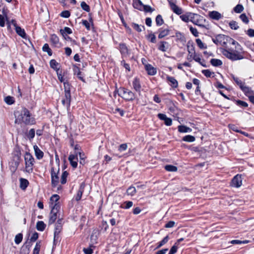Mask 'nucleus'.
I'll use <instances>...</instances> for the list:
<instances>
[{"mask_svg":"<svg viewBox=\"0 0 254 254\" xmlns=\"http://www.w3.org/2000/svg\"><path fill=\"white\" fill-rule=\"evenodd\" d=\"M204 19L203 17L197 14H191V22L199 27H203V22Z\"/></svg>","mask_w":254,"mask_h":254,"instance_id":"0eeeda50","label":"nucleus"},{"mask_svg":"<svg viewBox=\"0 0 254 254\" xmlns=\"http://www.w3.org/2000/svg\"><path fill=\"white\" fill-rule=\"evenodd\" d=\"M168 43L165 41H161L158 47V49L162 52H166L168 49Z\"/></svg>","mask_w":254,"mask_h":254,"instance_id":"cd10ccee","label":"nucleus"},{"mask_svg":"<svg viewBox=\"0 0 254 254\" xmlns=\"http://www.w3.org/2000/svg\"><path fill=\"white\" fill-rule=\"evenodd\" d=\"M233 78L235 82L237 84V85L239 86L240 88L245 84L244 82H243L240 79H239V78L237 77L233 76Z\"/></svg>","mask_w":254,"mask_h":254,"instance_id":"603ef678","label":"nucleus"},{"mask_svg":"<svg viewBox=\"0 0 254 254\" xmlns=\"http://www.w3.org/2000/svg\"><path fill=\"white\" fill-rule=\"evenodd\" d=\"M30 245L24 244L21 248V254H28L30 251Z\"/></svg>","mask_w":254,"mask_h":254,"instance_id":"4c0bfd02","label":"nucleus"},{"mask_svg":"<svg viewBox=\"0 0 254 254\" xmlns=\"http://www.w3.org/2000/svg\"><path fill=\"white\" fill-rule=\"evenodd\" d=\"M200 81L198 79L196 78H194L193 79V83L196 85V88L195 90V93L198 95L200 93V90L199 89V84Z\"/></svg>","mask_w":254,"mask_h":254,"instance_id":"49530a36","label":"nucleus"},{"mask_svg":"<svg viewBox=\"0 0 254 254\" xmlns=\"http://www.w3.org/2000/svg\"><path fill=\"white\" fill-rule=\"evenodd\" d=\"M209 17L214 20H218L220 19L222 16L220 13L217 11H209L208 13Z\"/></svg>","mask_w":254,"mask_h":254,"instance_id":"dca6fc26","label":"nucleus"},{"mask_svg":"<svg viewBox=\"0 0 254 254\" xmlns=\"http://www.w3.org/2000/svg\"><path fill=\"white\" fill-rule=\"evenodd\" d=\"M225 36L223 34H218L212 38V41L216 45H221L226 43Z\"/></svg>","mask_w":254,"mask_h":254,"instance_id":"9d476101","label":"nucleus"},{"mask_svg":"<svg viewBox=\"0 0 254 254\" xmlns=\"http://www.w3.org/2000/svg\"><path fill=\"white\" fill-rule=\"evenodd\" d=\"M142 8H143V10L147 12H152L154 10L150 6L148 5H144Z\"/></svg>","mask_w":254,"mask_h":254,"instance_id":"338daca9","label":"nucleus"},{"mask_svg":"<svg viewBox=\"0 0 254 254\" xmlns=\"http://www.w3.org/2000/svg\"><path fill=\"white\" fill-rule=\"evenodd\" d=\"M211 64L214 66H219L222 65V62L219 59H212L210 60Z\"/></svg>","mask_w":254,"mask_h":254,"instance_id":"7c9ffc66","label":"nucleus"},{"mask_svg":"<svg viewBox=\"0 0 254 254\" xmlns=\"http://www.w3.org/2000/svg\"><path fill=\"white\" fill-rule=\"evenodd\" d=\"M42 49L44 52H47L49 56L52 55V51L51 49L50 48L48 44H45L42 48Z\"/></svg>","mask_w":254,"mask_h":254,"instance_id":"37998d69","label":"nucleus"},{"mask_svg":"<svg viewBox=\"0 0 254 254\" xmlns=\"http://www.w3.org/2000/svg\"><path fill=\"white\" fill-rule=\"evenodd\" d=\"M35 129L34 128H31L30 129L29 132L26 134V136L29 140H32L35 137Z\"/></svg>","mask_w":254,"mask_h":254,"instance_id":"ea45409f","label":"nucleus"},{"mask_svg":"<svg viewBox=\"0 0 254 254\" xmlns=\"http://www.w3.org/2000/svg\"><path fill=\"white\" fill-rule=\"evenodd\" d=\"M178 130L180 132H187L189 130V128L184 126H179L178 127Z\"/></svg>","mask_w":254,"mask_h":254,"instance_id":"e2e57ef3","label":"nucleus"},{"mask_svg":"<svg viewBox=\"0 0 254 254\" xmlns=\"http://www.w3.org/2000/svg\"><path fill=\"white\" fill-rule=\"evenodd\" d=\"M196 43L197 46L201 49H205L207 48V46L203 43L200 39H196Z\"/></svg>","mask_w":254,"mask_h":254,"instance_id":"a18cd8bd","label":"nucleus"},{"mask_svg":"<svg viewBox=\"0 0 254 254\" xmlns=\"http://www.w3.org/2000/svg\"><path fill=\"white\" fill-rule=\"evenodd\" d=\"M122 92L121 97L127 101H133L135 98V94L130 90L123 88L121 89Z\"/></svg>","mask_w":254,"mask_h":254,"instance_id":"39448f33","label":"nucleus"},{"mask_svg":"<svg viewBox=\"0 0 254 254\" xmlns=\"http://www.w3.org/2000/svg\"><path fill=\"white\" fill-rule=\"evenodd\" d=\"M202 73L207 77H213L214 75V72L211 71L209 69L203 70Z\"/></svg>","mask_w":254,"mask_h":254,"instance_id":"de8ad7c7","label":"nucleus"},{"mask_svg":"<svg viewBox=\"0 0 254 254\" xmlns=\"http://www.w3.org/2000/svg\"><path fill=\"white\" fill-rule=\"evenodd\" d=\"M244 10V7L241 4L237 5L234 8V10L235 12L240 13L242 12Z\"/></svg>","mask_w":254,"mask_h":254,"instance_id":"5fc2aeb1","label":"nucleus"},{"mask_svg":"<svg viewBox=\"0 0 254 254\" xmlns=\"http://www.w3.org/2000/svg\"><path fill=\"white\" fill-rule=\"evenodd\" d=\"M6 15L4 16L0 14V27H4L5 25V21H6Z\"/></svg>","mask_w":254,"mask_h":254,"instance_id":"680f3d73","label":"nucleus"},{"mask_svg":"<svg viewBox=\"0 0 254 254\" xmlns=\"http://www.w3.org/2000/svg\"><path fill=\"white\" fill-rule=\"evenodd\" d=\"M167 80L169 82V85L172 88H177L178 87V81L174 77L167 76Z\"/></svg>","mask_w":254,"mask_h":254,"instance_id":"4be33fe9","label":"nucleus"},{"mask_svg":"<svg viewBox=\"0 0 254 254\" xmlns=\"http://www.w3.org/2000/svg\"><path fill=\"white\" fill-rule=\"evenodd\" d=\"M158 38L162 39L169 35V30L168 29L160 28L159 29Z\"/></svg>","mask_w":254,"mask_h":254,"instance_id":"393cba45","label":"nucleus"},{"mask_svg":"<svg viewBox=\"0 0 254 254\" xmlns=\"http://www.w3.org/2000/svg\"><path fill=\"white\" fill-rule=\"evenodd\" d=\"M136 192V189L134 187L130 186L127 190V194L128 195L133 196Z\"/></svg>","mask_w":254,"mask_h":254,"instance_id":"c9c22d12","label":"nucleus"},{"mask_svg":"<svg viewBox=\"0 0 254 254\" xmlns=\"http://www.w3.org/2000/svg\"><path fill=\"white\" fill-rule=\"evenodd\" d=\"M240 18L241 20L246 24H248L249 23V19L246 14L243 13L240 16Z\"/></svg>","mask_w":254,"mask_h":254,"instance_id":"bf43d9fd","label":"nucleus"},{"mask_svg":"<svg viewBox=\"0 0 254 254\" xmlns=\"http://www.w3.org/2000/svg\"><path fill=\"white\" fill-rule=\"evenodd\" d=\"M70 12L68 10H64L60 14V15L64 18H68L70 16Z\"/></svg>","mask_w":254,"mask_h":254,"instance_id":"0e129e2a","label":"nucleus"},{"mask_svg":"<svg viewBox=\"0 0 254 254\" xmlns=\"http://www.w3.org/2000/svg\"><path fill=\"white\" fill-rule=\"evenodd\" d=\"M155 22L156 25L158 26L162 25L164 23L163 19L161 15L159 14L157 15L155 19Z\"/></svg>","mask_w":254,"mask_h":254,"instance_id":"a19ab883","label":"nucleus"},{"mask_svg":"<svg viewBox=\"0 0 254 254\" xmlns=\"http://www.w3.org/2000/svg\"><path fill=\"white\" fill-rule=\"evenodd\" d=\"M119 50L123 58L126 57L129 54V50L125 43H122L119 44Z\"/></svg>","mask_w":254,"mask_h":254,"instance_id":"9b49d317","label":"nucleus"},{"mask_svg":"<svg viewBox=\"0 0 254 254\" xmlns=\"http://www.w3.org/2000/svg\"><path fill=\"white\" fill-rule=\"evenodd\" d=\"M85 185L84 184H81L79 189L76 195L75 196V199L76 201H79L81 198L83 192L84 191Z\"/></svg>","mask_w":254,"mask_h":254,"instance_id":"5701e85b","label":"nucleus"},{"mask_svg":"<svg viewBox=\"0 0 254 254\" xmlns=\"http://www.w3.org/2000/svg\"><path fill=\"white\" fill-rule=\"evenodd\" d=\"M64 98L62 99V102L63 105L65 106L67 108H69L71 102L70 95V85L68 82L64 83Z\"/></svg>","mask_w":254,"mask_h":254,"instance_id":"7ed1b4c3","label":"nucleus"},{"mask_svg":"<svg viewBox=\"0 0 254 254\" xmlns=\"http://www.w3.org/2000/svg\"><path fill=\"white\" fill-rule=\"evenodd\" d=\"M74 75L77 76V78L83 82H85L84 78V75L80 71V69L78 67L74 65L73 68Z\"/></svg>","mask_w":254,"mask_h":254,"instance_id":"4468645a","label":"nucleus"},{"mask_svg":"<svg viewBox=\"0 0 254 254\" xmlns=\"http://www.w3.org/2000/svg\"><path fill=\"white\" fill-rule=\"evenodd\" d=\"M29 182L26 179L23 178L20 179V187L21 189L25 190Z\"/></svg>","mask_w":254,"mask_h":254,"instance_id":"c85d7f7f","label":"nucleus"},{"mask_svg":"<svg viewBox=\"0 0 254 254\" xmlns=\"http://www.w3.org/2000/svg\"><path fill=\"white\" fill-rule=\"evenodd\" d=\"M249 243V241L248 240H244V241H240L239 240H232L230 242V243L233 245H236V244H248Z\"/></svg>","mask_w":254,"mask_h":254,"instance_id":"8fccbe9b","label":"nucleus"},{"mask_svg":"<svg viewBox=\"0 0 254 254\" xmlns=\"http://www.w3.org/2000/svg\"><path fill=\"white\" fill-rule=\"evenodd\" d=\"M165 169L168 172H177L178 168L176 166L172 165H167L164 167Z\"/></svg>","mask_w":254,"mask_h":254,"instance_id":"e433bc0d","label":"nucleus"},{"mask_svg":"<svg viewBox=\"0 0 254 254\" xmlns=\"http://www.w3.org/2000/svg\"><path fill=\"white\" fill-rule=\"evenodd\" d=\"M147 38L151 43H156V36L154 34L151 33V34H149L147 36Z\"/></svg>","mask_w":254,"mask_h":254,"instance_id":"13d9d810","label":"nucleus"},{"mask_svg":"<svg viewBox=\"0 0 254 254\" xmlns=\"http://www.w3.org/2000/svg\"><path fill=\"white\" fill-rule=\"evenodd\" d=\"M60 199V196L58 194H53L50 198V203L51 207L52 208L53 206H55V205L57 204L58 205H60L59 204V200Z\"/></svg>","mask_w":254,"mask_h":254,"instance_id":"412c9836","label":"nucleus"},{"mask_svg":"<svg viewBox=\"0 0 254 254\" xmlns=\"http://www.w3.org/2000/svg\"><path fill=\"white\" fill-rule=\"evenodd\" d=\"M15 123L24 124L26 126L33 125L36 124L35 119L30 111L26 108L23 107L21 110L14 112Z\"/></svg>","mask_w":254,"mask_h":254,"instance_id":"f257e3e1","label":"nucleus"},{"mask_svg":"<svg viewBox=\"0 0 254 254\" xmlns=\"http://www.w3.org/2000/svg\"><path fill=\"white\" fill-rule=\"evenodd\" d=\"M242 185V179L241 175H236L232 180L231 186L235 188H239Z\"/></svg>","mask_w":254,"mask_h":254,"instance_id":"6e6552de","label":"nucleus"},{"mask_svg":"<svg viewBox=\"0 0 254 254\" xmlns=\"http://www.w3.org/2000/svg\"><path fill=\"white\" fill-rule=\"evenodd\" d=\"M241 89L248 96H250V95L252 93V91L251 88L246 86L245 84L243 86Z\"/></svg>","mask_w":254,"mask_h":254,"instance_id":"473e14b6","label":"nucleus"},{"mask_svg":"<svg viewBox=\"0 0 254 254\" xmlns=\"http://www.w3.org/2000/svg\"><path fill=\"white\" fill-rule=\"evenodd\" d=\"M169 240V237L168 236H166L161 241H160L158 243V245L157 247V248H159L164 245H165L166 243L168 242Z\"/></svg>","mask_w":254,"mask_h":254,"instance_id":"4d7b16f0","label":"nucleus"},{"mask_svg":"<svg viewBox=\"0 0 254 254\" xmlns=\"http://www.w3.org/2000/svg\"><path fill=\"white\" fill-rule=\"evenodd\" d=\"M235 49V50L231 49H223L222 50V54L232 61H238L247 58L246 56V52L243 50L242 46L238 43H237Z\"/></svg>","mask_w":254,"mask_h":254,"instance_id":"f03ea898","label":"nucleus"},{"mask_svg":"<svg viewBox=\"0 0 254 254\" xmlns=\"http://www.w3.org/2000/svg\"><path fill=\"white\" fill-rule=\"evenodd\" d=\"M22 238H23L22 234L21 233L18 234L15 237V239H14L15 243L16 244H20L22 240Z\"/></svg>","mask_w":254,"mask_h":254,"instance_id":"864d4df0","label":"nucleus"},{"mask_svg":"<svg viewBox=\"0 0 254 254\" xmlns=\"http://www.w3.org/2000/svg\"><path fill=\"white\" fill-rule=\"evenodd\" d=\"M171 9L173 11L178 15H180L182 13V9L178 6L176 4L172 2H169Z\"/></svg>","mask_w":254,"mask_h":254,"instance_id":"6ab92c4d","label":"nucleus"},{"mask_svg":"<svg viewBox=\"0 0 254 254\" xmlns=\"http://www.w3.org/2000/svg\"><path fill=\"white\" fill-rule=\"evenodd\" d=\"M33 148L35 152V155L37 159L38 160L41 159L44 156L43 152L41 151L36 145H34Z\"/></svg>","mask_w":254,"mask_h":254,"instance_id":"aec40b11","label":"nucleus"},{"mask_svg":"<svg viewBox=\"0 0 254 254\" xmlns=\"http://www.w3.org/2000/svg\"><path fill=\"white\" fill-rule=\"evenodd\" d=\"M189 17H190V16L188 14H183V15L180 16V18H181V19L183 21L186 22H189Z\"/></svg>","mask_w":254,"mask_h":254,"instance_id":"69168bd1","label":"nucleus"},{"mask_svg":"<svg viewBox=\"0 0 254 254\" xmlns=\"http://www.w3.org/2000/svg\"><path fill=\"white\" fill-rule=\"evenodd\" d=\"M60 209V205L56 204L55 206H52L49 220V224H53L55 222L57 219V214L59 212Z\"/></svg>","mask_w":254,"mask_h":254,"instance_id":"423d86ee","label":"nucleus"},{"mask_svg":"<svg viewBox=\"0 0 254 254\" xmlns=\"http://www.w3.org/2000/svg\"><path fill=\"white\" fill-rule=\"evenodd\" d=\"M4 101L8 105H12L14 103V99L13 97L8 96L4 98Z\"/></svg>","mask_w":254,"mask_h":254,"instance_id":"3c124183","label":"nucleus"},{"mask_svg":"<svg viewBox=\"0 0 254 254\" xmlns=\"http://www.w3.org/2000/svg\"><path fill=\"white\" fill-rule=\"evenodd\" d=\"M145 69L149 75H154L156 73V68L153 67L151 64H146L145 65Z\"/></svg>","mask_w":254,"mask_h":254,"instance_id":"b1692460","label":"nucleus"},{"mask_svg":"<svg viewBox=\"0 0 254 254\" xmlns=\"http://www.w3.org/2000/svg\"><path fill=\"white\" fill-rule=\"evenodd\" d=\"M133 205V202L131 201H126L122 204L120 207L123 209H129Z\"/></svg>","mask_w":254,"mask_h":254,"instance_id":"72a5a7b5","label":"nucleus"},{"mask_svg":"<svg viewBox=\"0 0 254 254\" xmlns=\"http://www.w3.org/2000/svg\"><path fill=\"white\" fill-rule=\"evenodd\" d=\"M133 89L137 93H140L141 89V85L139 79L135 77L133 78L132 82Z\"/></svg>","mask_w":254,"mask_h":254,"instance_id":"f8f14e48","label":"nucleus"},{"mask_svg":"<svg viewBox=\"0 0 254 254\" xmlns=\"http://www.w3.org/2000/svg\"><path fill=\"white\" fill-rule=\"evenodd\" d=\"M68 173L66 171H64L61 176V183L62 184H64L66 182V178L68 176Z\"/></svg>","mask_w":254,"mask_h":254,"instance_id":"09e8293b","label":"nucleus"},{"mask_svg":"<svg viewBox=\"0 0 254 254\" xmlns=\"http://www.w3.org/2000/svg\"><path fill=\"white\" fill-rule=\"evenodd\" d=\"M51 180L52 186L53 187H57L59 183V178L57 174L54 170L51 171Z\"/></svg>","mask_w":254,"mask_h":254,"instance_id":"2eb2a0df","label":"nucleus"},{"mask_svg":"<svg viewBox=\"0 0 254 254\" xmlns=\"http://www.w3.org/2000/svg\"><path fill=\"white\" fill-rule=\"evenodd\" d=\"M131 26L132 27V28L134 29H135L136 31H137L138 32H141L142 30V29H144V26L139 25L138 24L134 23H132Z\"/></svg>","mask_w":254,"mask_h":254,"instance_id":"79ce46f5","label":"nucleus"},{"mask_svg":"<svg viewBox=\"0 0 254 254\" xmlns=\"http://www.w3.org/2000/svg\"><path fill=\"white\" fill-rule=\"evenodd\" d=\"M60 33L63 35V37H65L66 34H70L72 33L71 29L67 27H65L64 29L60 30Z\"/></svg>","mask_w":254,"mask_h":254,"instance_id":"f704fd0d","label":"nucleus"},{"mask_svg":"<svg viewBox=\"0 0 254 254\" xmlns=\"http://www.w3.org/2000/svg\"><path fill=\"white\" fill-rule=\"evenodd\" d=\"M50 41L55 47L58 48L61 47L59 38L56 34H52L51 35Z\"/></svg>","mask_w":254,"mask_h":254,"instance_id":"a211bd4d","label":"nucleus"},{"mask_svg":"<svg viewBox=\"0 0 254 254\" xmlns=\"http://www.w3.org/2000/svg\"><path fill=\"white\" fill-rule=\"evenodd\" d=\"M127 148V145L126 143L122 144L119 146V150L121 152L125 151Z\"/></svg>","mask_w":254,"mask_h":254,"instance_id":"774afa93","label":"nucleus"},{"mask_svg":"<svg viewBox=\"0 0 254 254\" xmlns=\"http://www.w3.org/2000/svg\"><path fill=\"white\" fill-rule=\"evenodd\" d=\"M16 33L23 38H25L26 34L24 29H22L20 27L17 26L15 28Z\"/></svg>","mask_w":254,"mask_h":254,"instance_id":"a878e982","label":"nucleus"},{"mask_svg":"<svg viewBox=\"0 0 254 254\" xmlns=\"http://www.w3.org/2000/svg\"><path fill=\"white\" fill-rule=\"evenodd\" d=\"M25 164V170L28 173H31L33 170L34 159L32 155L28 152L25 153L24 156Z\"/></svg>","mask_w":254,"mask_h":254,"instance_id":"20e7f679","label":"nucleus"},{"mask_svg":"<svg viewBox=\"0 0 254 254\" xmlns=\"http://www.w3.org/2000/svg\"><path fill=\"white\" fill-rule=\"evenodd\" d=\"M68 160L73 168H76L77 167L78 160L77 155H69L68 157Z\"/></svg>","mask_w":254,"mask_h":254,"instance_id":"f3484780","label":"nucleus"},{"mask_svg":"<svg viewBox=\"0 0 254 254\" xmlns=\"http://www.w3.org/2000/svg\"><path fill=\"white\" fill-rule=\"evenodd\" d=\"M158 117L160 120L164 121L165 124L167 126H170L172 124L171 119L168 118L165 114L161 113L158 114Z\"/></svg>","mask_w":254,"mask_h":254,"instance_id":"ddd939ff","label":"nucleus"},{"mask_svg":"<svg viewBox=\"0 0 254 254\" xmlns=\"http://www.w3.org/2000/svg\"><path fill=\"white\" fill-rule=\"evenodd\" d=\"M46 227V224L43 221H39L36 224V229L40 231H43Z\"/></svg>","mask_w":254,"mask_h":254,"instance_id":"c756f323","label":"nucleus"},{"mask_svg":"<svg viewBox=\"0 0 254 254\" xmlns=\"http://www.w3.org/2000/svg\"><path fill=\"white\" fill-rule=\"evenodd\" d=\"M193 60L195 62H198L203 66H205V64H204V61L201 59V57L199 56L194 55L193 57Z\"/></svg>","mask_w":254,"mask_h":254,"instance_id":"c03bdc74","label":"nucleus"},{"mask_svg":"<svg viewBox=\"0 0 254 254\" xmlns=\"http://www.w3.org/2000/svg\"><path fill=\"white\" fill-rule=\"evenodd\" d=\"M175 37H176L177 41H180L183 43L186 42V38L185 36L180 32H177L176 33Z\"/></svg>","mask_w":254,"mask_h":254,"instance_id":"bb28decb","label":"nucleus"},{"mask_svg":"<svg viewBox=\"0 0 254 254\" xmlns=\"http://www.w3.org/2000/svg\"><path fill=\"white\" fill-rule=\"evenodd\" d=\"M81 7L84 10L87 12H89L90 11L89 6L87 5L86 3L84 1L81 2Z\"/></svg>","mask_w":254,"mask_h":254,"instance_id":"052dcab7","label":"nucleus"},{"mask_svg":"<svg viewBox=\"0 0 254 254\" xmlns=\"http://www.w3.org/2000/svg\"><path fill=\"white\" fill-rule=\"evenodd\" d=\"M50 66L53 69L56 70L57 71L59 70V68L58 66L59 65L58 63L55 60H52L50 62Z\"/></svg>","mask_w":254,"mask_h":254,"instance_id":"58836bf2","label":"nucleus"},{"mask_svg":"<svg viewBox=\"0 0 254 254\" xmlns=\"http://www.w3.org/2000/svg\"><path fill=\"white\" fill-rule=\"evenodd\" d=\"M133 6L135 8L138 9L140 10H142L144 5L140 0H136L133 2Z\"/></svg>","mask_w":254,"mask_h":254,"instance_id":"2f4dec72","label":"nucleus"},{"mask_svg":"<svg viewBox=\"0 0 254 254\" xmlns=\"http://www.w3.org/2000/svg\"><path fill=\"white\" fill-rule=\"evenodd\" d=\"M62 230V220L59 219L56 224L54 232V242L58 241L59 239V235Z\"/></svg>","mask_w":254,"mask_h":254,"instance_id":"1a4fd4ad","label":"nucleus"},{"mask_svg":"<svg viewBox=\"0 0 254 254\" xmlns=\"http://www.w3.org/2000/svg\"><path fill=\"white\" fill-rule=\"evenodd\" d=\"M229 26L232 29L237 30L239 28L237 22L235 21H231L229 22Z\"/></svg>","mask_w":254,"mask_h":254,"instance_id":"6e6d98bb","label":"nucleus"}]
</instances>
